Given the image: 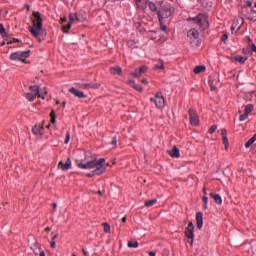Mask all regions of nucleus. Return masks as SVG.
Listing matches in <instances>:
<instances>
[{
  "instance_id": "f257e3e1",
  "label": "nucleus",
  "mask_w": 256,
  "mask_h": 256,
  "mask_svg": "<svg viewBox=\"0 0 256 256\" xmlns=\"http://www.w3.org/2000/svg\"><path fill=\"white\" fill-rule=\"evenodd\" d=\"M79 169H94L92 172L86 174L87 177H95V175H103L107 171L105 166V158H100L91 155L89 152L85 153V158L78 163Z\"/></svg>"
},
{
  "instance_id": "f03ea898",
  "label": "nucleus",
  "mask_w": 256,
  "mask_h": 256,
  "mask_svg": "<svg viewBox=\"0 0 256 256\" xmlns=\"http://www.w3.org/2000/svg\"><path fill=\"white\" fill-rule=\"evenodd\" d=\"M32 26L29 27L30 33L38 39V41L42 42L45 37H47V31L43 29V18L41 17V12H33L32 13Z\"/></svg>"
},
{
  "instance_id": "7ed1b4c3",
  "label": "nucleus",
  "mask_w": 256,
  "mask_h": 256,
  "mask_svg": "<svg viewBox=\"0 0 256 256\" xmlns=\"http://www.w3.org/2000/svg\"><path fill=\"white\" fill-rule=\"evenodd\" d=\"M160 5L159 11L157 12L159 21H165V19H169L175 13V8L170 4L160 3Z\"/></svg>"
},
{
  "instance_id": "20e7f679",
  "label": "nucleus",
  "mask_w": 256,
  "mask_h": 256,
  "mask_svg": "<svg viewBox=\"0 0 256 256\" xmlns=\"http://www.w3.org/2000/svg\"><path fill=\"white\" fill-rule=\"evenodd\" d=\"M188 21H193L196 25L205 31V29H209V21H207V16L204 14H198L194 18H188Z\"/></svg>"
},
{
  "instance_id": "39448f33",
  "label": "nucleus",
  "mask_w": 256,
  "mask_h": 256,
  "mask_svg": "<svg viewBox=\"0 0 256 256\" xmlns=\"http://www.w3.org/2000/svg\"><path fill=\"white\" fill-rule=\"evenodd\" d=\"M31 55V50L26 51H18L14 52L10 55L9 59L10 61H21V63H25V59H29V56Z\"/></svg>"
},
{
  "instance_id": "423d86ee",
  "label": "nucleus",
  "mask_w": 256,
  "mask_h": 256,
  "mask_svg": "<svg viewBox=\"0 0 256 256\" xmlns=\"http://www.w3.org/2000/svg\"><path fill=\"white\" fill-rule=\"evenodd\" d=\"M185 235L187 238V243L193 246V241H195V225L193 222H189L187 228L185 229Z\"/></svg>"
},
{
  "instance_id": "0eeeda50",
  "label": "nucleus",
  "mask_w": 256,
  "mask_h": 256,
  "mask_svg": "<svg viewBox=\"0 0 256 256\" xmlns=\"http://www.w3.org/2000/svg\"><path fill=\"white\" fill-rule=\"evenodd\" d=\"M152 103H155L158 109H163L165 107V97L163 96V92H157L155 98H150Z\"/></svg>"
},
{
  "instance_id": "6e6552de",
  "label": "nucleus",
  "mask_w": 256,
  "mask_h": 256,
  "mask_svg": "<svg viewBox=\"0 0 256 256\" xmlns=\"http://www.w3.org/2000/svg\"><path fill=\"white\" fill-rule=\"evenodd\" d=\"M75 21H87V18L86 17H79L77 16V14L75 13H71L69 14V22L68 24L65 26V33H69V29H71V25H73V23H75Z\"/></svg>"
},
{
  "instance_id": "1a4fd4ad",
  "label": "nucleus",
  "mask_w": 256,
  "mask_h": 256,
  "mask_svg": "<svg viewBox=\"0 0 256 256\" xmlns=\"http://www.w3.org/2000/svg\"><path fill=\"white\" fill-rule=\"evenodd\" d=\"M189 117H190V125H193L194 127H199V115L197 114V111H195L193 108H190L188 110Z\"/></svg>"
},
{
  "instance_id": "9d476101",
  "label": "nucleus",
  "mask_w": 256,
  "mask_h": 256,
  "mask_svg": "<svg viewBox=\"0 0 256 256\" xmlns=\"http://www.w3.org/2000/svg\"><path fill=\"white\" fill-rule=\"evenodd\" d=\"M187 35L189 39H191V41H196V47H199V45H201V39H199V32L197 31V29H190Z\"/></svg>"
},
{
  "instance_id": "9b49d317",
  "label": "nucleus",
  "mask_w": 256,
  "mask_h": 256,
  "mask_svg": "<svg viewBox=\"0 0 256 256\" xmlns=\"http://www.w3.org/2000/svg\"><path fill=\"white\" fill-rule=\"evenodd\" d=\"M147 66L143 65L140 68H136L134 72H131L130 75L136 79L142 77L144 73H147Z\"/></svg>"
},
{
  "instance_id": "f8f14e48",
  "label": "nucleus",
  "mask_w": 256,
  "mask_h": 256,
  "mask_svg": "<svg viewBox=\"0 0 256 256\" xmlns=\"http://www.w3.org/2000/svg\"><path fill=\"white\" fill-rule=\"evenodd\" d=\"M168 155L172 157V159H179L181 157V152L177 146H173L172 150L167 151Z\"/></svg>"
},
{
  "instance_id": "ddd939ff",
  "label": "nucleus",
  "mask_w": 256,
  "mask_h": 256,
  "mask_svg": "<svg viewBox=\"0 0 256 256\" xmlns=\"http://www.w3.org/2000/svg\"><path fill=\"white\" fill-rule=\"evenodd\" d=\"M69 92L75 97H78V99H85L87 97L83 91L77 90L75 87L70 88Z\"/></svg>"
},
{
  "instance_id": "4468645a",
  "label": "nucleus",
  "mask_w": 256,
  "mask_h": 256,
  "mask_svg": "<svg viewBox=\"0 0 256 256\" xmlns=\"http://www.w3.org/2000/svg\"><path fill=\"white\" fill-rule=\"evenodd\" d=\"M221 137L223 141V145L225 146V150L229 149V138H227V129L223 128L221 130Z\"/></svg>"
},
{
  "instance_id": "2eb2a0df",
  "label": "nucleus",
  "mask_w": 256,
  "mask_h": 256,
  "mask_svg": "<svg viewBox=\"0 0 256 256\" xmlns=\"http://www.w3.org/2000/svg\"><path fill=\"white\" fill-rule=\"evenodd\" d=\"M196 226L197 229H203V212L196 213Z\"/></svg>"
},
{
  "instance_id": "dca6fc26",
  "label": "nucleus",
  "mask_w": 256,
  "mask_h": 256,
  "mask_svg": "<svg viewBox=\"0 0 256 256\" xmlns=\"http://www.w3.org/2000/svg\"><path fill=\"white\" fill-rule=\"evenodd\" d=\"M29 89H30L31 93H32L33 95L37 96L39 99H41V98H42V99H45V97H43V96L41 95V92H40V90H39V85L30 86Z\"/></svg>"
},
{
  "instance_id": "f3484780",
  "label": "nucleus",
  "mask_w": 256,
  "mask_h": 256,
  "mask_svg": "<svg viewBox=\"0 0 256 256\" xmlns=\"http://www.w3.org/2000/svg\"><path fill=\"white\" fill-rule=\"evenodd\" d=\"M135 3L138 9L145 11V9H147V3H149V0H135Z\"/></svg>"
},
{
  "instance_id": "a211bd4d",
  "label": "nucleus",
  "mask_w": 256,
  "mask_h": 256,
  "mask_svg": "<svg viewBox=\"0 0 256 256\" xmlns=\"http://www.w3.org/2000/svg\"><path fill=\"white\" fill-rule=\"evenodd\" d=\"M246 19H248L249 21H256V11L253 9H250L246 15H245Z\"/></svg>"
},
{
  "instance_id": "6ab92c4d",
  "label": "nucleus",
  "mask_w": 256,
  "mask_h": 256,
  "mask_svg": "<svg viewBox=\"0 0 256 256\" xmlns=\"http://www.w3.org/2000/svg\"><path fill=\"white\" fill-rule=\"evenodd\" d=\"M211 199L215 201L217 205H221L223 203V199L221 198V195L215 194V193H210Z\"/></svg>"
},
{
  "instance_id": "aec40b11",
  "label": "nucleus",
  "mask_w": 256,
  "mask_h": 256,
  "mask_svg": "<svg viewBox=\"0 0 256 256\" xmlns=\"http://www.w3.org/2000/svg\"><path fill=\"white\" fill-rule=\"evenodd\" d=\"M127 83L128 85H131L133 89H135L136 91H139V93L143 91V87L135 83V80H128Z\"/></svg>"
},
{
  "instance_id": "412c9836",
  "label": "nucleus",
  "mask_w": 256,
  "mask_h": 256,
  "mask_svg": "<svg viewBox=\"0 0 256 256\" xmlns=\"http://www.w3.org/2000/svg\"><path fill=\"white\" fill-rule=\"evenodd\" d=\"M110 73L112 75H121L123 73V69H121L120 66L111 67Z\"/></svg>"
},
{
  "instance_id": "4be33fe9",
  "label": "nucleus",
  "mask_w": 256,
  "mask_h": 256,
  "mask_svg": "<svg viewBox=\"0 0 256 256\" xmlns=\"http://www.w3.org/2000/svg\"><path fill=\"white\" fill-rule=\"evenodd\" d=\"M0 35L5 39V41H9V34L5 31V27L2 23H0Z\"/></svg>"
},
{
  "instance_id": "5701e85b",
  "label": "nucleus",
  "mask_w": 256,
  "mask_h": 256,
  "mask_svg": "<svg viewBox=\"0 0 256 256\" xmlns=\"http://www.w3.org/2000/svg\"><path fill=\"white\" fill-rule=\"evenodd\" d=\"M202 7H204V9H211V7L213 6V2L209 1V0H198Z\"/></svg>"
},
{
  "instance_id": "b1692460",
  "label": "nucleus",
  "mask_w": 256,
  "mask_h": 256,
  "mask_svg": "<svg viewBox=\"0 0 256 256\" xmlns=\"http://www.w3.org/2000/svg\"><path fill=\"white\" fill-rule=\"evenodd\" d=\"M32 132L34 133V135H43V126H34L32 128Z\"/></svg>"
},
{
  "instance_id": "393cba45",
  "label": "nucleus",
  "mask_w": 256,
  "mask_h": 256,
  "mask_svg": "<svg viewBox=\"0 0 256 256\" xmlns=\"http://www.w3.org/2000/svg\"><path fill=\"white\" fill-rule=\"evenodd\" d=\"M207 68L203 65H198L194 68L193 73H195V75H199V73H203V71H205Z\"/></svg>"
},
{
  "instance_id": "a878e982",
  "label": "nucleus",
  "mask_w": 256,
  "mask_h": 256,
  "mask_svg": "<svg viewBox=\"0 0 256 256\" xmlns=\"http://www.w3.org/2000/svg\"><path fill=\"white\" fill-rule=\"evenodd\" d=\"M243 23H245V20H240L239 26L232 24L231 32L234 33L235 29H236V31H239V29H241V27H243Z\"/></svg>"
},
{
  "instance_id": "bb28decb",
  "label": "nucleus",
  "mask_w": 256,
  "mask_h": 256,
  "mask_svg": "<svg viewBox=\"0 0 256 256\" xmlns=\"http://www.w3.org/2000/svg\"><path fill=\"white\" fill-rule=\"evenodd\" d=\"M255 141H256V134H254L253 137L250 138V139L245 143L246 149H249V147H250L251 145H253V143H255Z\"/></svg>"
},
{
  "instance_id": "cd10ccee",
  "label": "nucleus",
  "mask_w": 256,
  "mask_h": 256,
  "mask_svg": "<svg viewBox=\"0 0 256 256\" xmlns=\"http://www.w3.org/2000/svg\"><path fill=\"white\" fill-rule=\"evenodd\" d=\"M137 41L135 40H128L127 45L130 49H137Z\"/></svg>"
},
{
  "instance_id": "c85d7f7f",
  "label": "nucleus",
  "mask_w": 256,
  "mask_h": 256,
  "mask_svg": "<svg viewBox=\"0 0 256 256\" xmlns=\"http://www.w3.org/2000/svg\"><path fill=\"white\" fill-rule=\"evenodd\" d=\"M50 123H52V125H55L56 123V119H57V115L55 114V110H52L50 113Z\"/></svg>"
},
{
  "instance_id": "c756f323",
  "label": "nucleus",
  "mask_w": 256,
  "mask_h": 256,
  "mask_svg": "<svg viewBox=\"0 0 256 256\" xmlns=\"http://www.w3.org/2000/svg\"><path fill=\"white\" fill-rule=\"evenodd\" d=\"M234 61H237L238 63H241V65H243L247 61V58L243 56H236L234 57Z\"/></svg>"
},
{
  "instance_id": "7c9ffc66",
  "label": "nucleus",
  "mask_w": 256,
  "mask_h": 256,
  "mask_svg": "<svg viewBox=\"0 0 256 256\" xmlns=\"http://www.w3.org/2000/svg\"><path fill=\"white\" fill-rule=\"evenodd\" d=\"M128 247L130 249H137V247H139V242L135 241H128Z\"/></svg>"
},
{
  "instance_id": "2f4dec72",
  "label": "nucleus",
  "mask_w": 256,
  "mask_h": 256,
  "mask_svg": "<svg viewBox=\"0 0 256 256\" xmlns=\"http://www.w3.org/2000/svg\"><path fill=\"white\" fill-rule=\"evenodd\" d=\"M213 77L209 76L208 77V85L210 86L211 91H215L217 88L213 85Z\"/></svg>"
},
{
  "instance_id": "473e14b6",
  "label": "nucleus",
  "mask_w": 256,
  "mask_h": 256,
  "mask_svg": "<svg viewBox=\"0 0 256 256\" xmlns=\"http://www.w3.org/2000/svg\"><path fill=\"white\" fill-rule=\"evenodd\" d=\"M25 97H26V99H27L28 101H30V103L33 102V101H35V94H33V93H26V94H25Z\"/></svg>"
},
{
  "instance_id": "72a5a7b5",
  "label": "nucleus",
  "mask_w": 256,
  "mask_h": 256,
  "mask_svg": "<svg viewBox=\"0 0 256 256\" xmlns=\"http://www.w3.org/2000/svg\"><path fill=\"white\" fill-rule=\"evenodd\" d=\"M157 203V199L148 200L145 202V207H153Z\"/></svg>"
},
{
  "instance_id": "f704fd0d",
  "label": "nucleus",
  "mask_w": 256,
  "mask_h": 256,
  "mask_svg": "<svg viewBox=\"0 0 256 256\" xmlns=\"http://www.w3.org/2000/svg\"><path fill=\"white\" fill-rule=\"evenodd\" d=\"M99 87H101V83H95V82L89 83V89H99Z\"/></svg>"
},
{
  "instance_id": "c9c22d12",
  "label": "nucleus",
  "mask_w": 256,
  "mask_h": 256,
  "mask_svg": "<svg viewBox=\"0 0 256 256\" xmlns=\"http://www.w3.org/2000/svg\"><path fill=\"white\" fill-rule=\"evenodd\" d=\"M104 227V233H109V231H111V225L107 222H104L103 224Z\"/></svg>"
},
{
  "instance_id": "e433bc0d",
  "label": "nucleus",
  "mask_w": 256,
  "mask_h": 256,
  "mask_svg": "<svg viewBox=\"0 0 256 256\" xmlns=\"http://www.w3.org/2000/svg\"><path fill=\"white\" fill-rule=\"evenodd\" d=\"M253 112V104H248L245 107V113H247L249 115V113Z\"/></svg>"
},
{
  "instance_id": "4c0bfd02",
  "label": "nucleus",
  "mask_w": 256,
  "mask_h": 256,
  "mask_svg": "<svg viewBox=\"0 0 256 256\" xmlns=\"http://www.w3.org/2000/svg\"><path fill=\"white\" fill-rule=\"evenodd\" d=\"M8 41L7 44L8 45H13V43H21V40L17 39V38H13L12 40H9V36H8Z\"/></svg>"
},
{
  "instance_id": "58836bf2",
  "label": "nucleus",
  "mask_w": 256,
  "mask_h": 256,
  "mask_svg": "<svg viewBox=\"0 0 256 256\" xmlns=\"http://www.w3.org/2000/svg\"><path fill=\"white\" fill-rule=\"evenodd\" d=\"M222 37H221V41L223 43H227V39H229V34H227V32H222Z\"/></svg>"
},
{
  "instance_id": "ea45409f",
  "label": "nucleus",
  "mask_w": 256,
  "mask_h": 256,
  "mask_svg": "<svg viewBox=\"0 0 256 256\" xmlns=\"http://www.w3.org/2000/svg\"><path fill=\"white\" fill-rule=\"evenodd\" d=\"M160 65H155L154 69H165V63L163 62V60H159Z\"/></svg>"
},
{
  "instance_id": "a19ab883",
  "label": "nucleus",
  "mask_w": 256,
  "mask_h": 256,
  "mask_svg": "<svg viewBox=\"0 0 256 256\" xmlns=\"http://www.w3.org/2000/svg\"><path fill=\"white\" fill-rule=\"evenodd\" d=\"M149 9L155 13V11H157V5L153 2L149 3Z\"/></svg>"
},
{
  "instance_id": "79ce46f5",
  "label": "nucleus",
  "mask_w": 256,
  "mask_h": 256,
  "mask_svg": "<svg viewBox=\"0 0 256 256\" xmlns=\"http://www.w3.org/2000/svg\"><path fill=\"white\" fill-rule=\"evenodd\" d=\"M202 201H203V203H204L203 209L207 210V203H208V201H209V198H208L207 196H203V197H202Z\"/></svg>"
},
{
  "instance_id": "37998d69",
  "label": "nucleus",
  "mask_w": 256,
  "mask_h": 256,
  "mask_svg": "<svg viewBox=\"0 0 256 256\" xmlns=\"http://www.w3.org/2000/svg\"><path fill=\"white\" fill-rule=\"evenodd\" d=\"M241 21H245V19H243V17H240L238 19H235L232 23V25H236V27H239V23H241Z\"/></svg>"
},
{
  "instance_id": "c03bdc74",
  "label": "nucleus",
  "mask_w": 256,
  "mask_h": 256,
  "mask_svg": "<svg viewBox=\"0 0 256 256\" xmlns=\"http://www.w3.org/2000/svg\"><path fill=\"white\" fill-rule=\"evenodd\" d=\"M71 169V158H67L65 162V170Z\"/></svg>"
},
{
  "instance_id": "a18cd8bd",
  "label": "nucleus",
  "mask_w": 256,
  "mask_h": 256,
  "mask_svg": "<svg viewBox=\"0 0 256 256\" xmlns=\"http://www.w3.org/2000/svg\"><path fill=\"white\" fill-rule=\"evenodd\" d=\"M239 119L240 121H245L249 119V114H247V112H244V114L240 115Z\"/></svg>"
},
{
  "instance_id": "49530a36",
  "label": "nucleus",
  "mask_w": 256,
  "mask_h": 256,
  "mask_svg": "<svg viewBox=\"0 0 256 256\" xmlns=\"http://www.w3.org/2000/svg\"><path fill=\"white\" fill-rule=\"evenodd\" d=\"M217 131V125H212L209 130L208 133H210V135H213V133Z\"/></svg>"
},
{
  "instance_id": "de8ad7c7",
  "label": "nucleus",
  "mask_w": 256,
  "mask_h": 256,
  "mask_svg": "<svg viewBox=\"0 0 256 256\" xmlns=\"http://www.w3.org/2000/svg\"><path fill=\"white\" fill-rule=\"evenodd\" d=\"M58 169H62V171H65V162H63V160L59 162Z\"/></svg>"
},
{
  "instance_id": "09e8293b",
  "label": "nucleus",
  "mask_w": 256,
  "mask_h": 256,
  "mask_svg": "<svg viewBox=\"0 0 256 256\" xmlns=\"http://www.w3.org/2000/svg\"><path fill=\"white\" fill-rule=\"evenodd\" d=\"M111 145H113L114 148H117V136L113 137Z\"/></svg>"
},
{
  "instance_id": "8fccbe9b",
  "label": "nucleus",
  "mask_w": 256,
  "mask_h": 256,
  "mask_svg": "<svg viewBox=\"0 0 256 256\" xmlns=\"http://www.w3.org/2000/svg\"><path fill=\"white\" fill-rule=\"evenodd\" d=\"M160 23V28L162 31H167V26L165 24H163V21H159Z\"/></svg>"
},
{
  "instance_id": "3c124183",
  "label": "nucleus",
  "mask_w": 256,
  "mask_h": 256,
  "mask_svg": "<svg viewBox=\"0 0 256 256\" xmlns=\"http://www.w3.org/2000/svg\"><path fill=\"white\" fill-rule=\"evenodd\" d=\"M69 141H71V134L68 132L66 134L65 143L67 144V143H69Z\"/></svg>"
},
{
  "instance_id": "603ef678",
  "label": "nucleus",
  "mask_w": 256,
  "mask_h": 256,
  "mask_svg": "<svg viewBox=\"0 0 256 256\" xmlns=\"http://www.w3.org/2000/svg\"><path fill=\"white\" fill-rule=\"evenodd\" d=\"M245 3L248 5V7H253V2L246 0Z\"/></svg>"
},
{
  "instance_id": "864d4df0",
  "label": "nucleus",
  "mask_w": 256,
  "mask_h": 256,
  "mask_svg": "<svg viewBox=\"0 0 256 256\" xmlns=\"http://www.w3.org/2000/svg\"><path fill=\"white\" fill-rule=\"evenodd\" d=\"M243 53H244L245 55H247V53H251V51L249 50V48H244V49H243Z\"/></svg>"
},
{
  "instance_id": "5fc2aeb1",
  "label": "nucleus",
  "mask_w": 256,
  "mask_h": 256,
  "mask_svg": "<svg viewBox=\"0 0 256 256\" xmlns=\"http://www.w3.org/2000/svg\"><path fill=\"white\" fill-rule=\"evenodd\" d=\"M24 7L27 9V11H31V6H29V4H25Z\"/></svg>"
},
{
  "instance_id": "6e6d98bb",
  "label": "nucleus",
  "mask_w": 256,
  "mask_h": 256,
  "mask_svg": "<svg viewBox=\"0 0 256 256\" xmlns=\"http://www.w3.org/2000/svg\"><path fill=\"white\" fill-rule=\"evenodd\" d=\"M142 83H143L144 85H149V81H147V79H143V80H142Z\"/></svg>"
},
{
  "instance_id": "4d7b16f0",
  "label": "nucleus",
  "mask_w": 256,
  "mask_h": 256,
  "mask_svg": "<svg viewBox=\"0 0 256 256\" xmlns=\"http://www.w3.org/2000/svg\"><path fill=\"white\" fill-rule=\"evenodd\" d=\"M50 245H51L52 249H55L56 244H55V241H54V240L51 242Z\"/></svg>"
},
{
  "instance_id": "13d9d810",
  "label": "nucleus",
  "mask_w": 256,
  "mask_h": 256,
  "mask_svg": "<svg viewBox=\"0 0 256 256\" xmlns=\"http://www.w3.org/2000/svg\"><path fill=\"white\" fill-rule=\"evenodd\" d=\"M84 89H89V83L83 84Z\"/></svg>"
},
{
  "instance_id": "bf43d9fd",
  "label": "nucleus",
  "mask_w": 256,
  "mask_h": 256,
  "mask_svg": "<svg viewBox=\"0 0 256 256\" xmlns=\"http://www.w3.org/2000/svg\"><path fill=\"white\" fill-rule=\"evenodd\" d=\"M122 223H127V216H124V217L122 218Z\"/></svg>"
},
{
  "instance_id": "052dcab7",
  "label": "nucleus",
  "mask_w": 256,
  "mask_h": 256,
  "mask_svg": "<svg viewBox=\"0 0 256 256\" xmlns=\"http://www.w3.org/2000/svg\"><path fill=\"white\" fill-rule=\"evenodd\" d=\"M103 193H105V191H101V190L98 191V195H100L101 197H103Z\"/></svg>"
},
{
  "instance_id": "680f3d73",
  "label": "nucleus",
  "mask_w": 256,
  "mask_h": 256,
  "mask_svg": "<svg viewBox=\"0 0 256 256\" xmlns=\"http://www.w3.org/2000/svg\"><path fill=\"white\" fill-rule=\"evenodd\" d=\"M60 23H61V25H63V23H65V17H62L61 19H60Z\"/></svg>"
},
{
  "instance_id": "e2e57ef3",
  "label": "nucleus",
  "mask_w": 256,
  "mask_h": 256,
  "mask_svg": "<svg viewBox=\"0 0 256 256\" xmlns=\"http://www.w3.org/2000/svg\"><path fill=\"white\" fill-rule=\"evenodd\" d=\"M45 231H46V233H49V231H51V227H46Z\"/></svg>"
},
{
  "instance_id": "0e129e2a",
  "label": "nucleus",
  "mask_w": 256,
  "mask_h": 256,
  "mask_svg": "<svg viewBox=\"0 0 256 256\" xmlns=\"http://www.w3.org/2000/svg\"><path fill=\"white\" fill-rule=\"evenodd\" d=\"M61 31H63V33H65V25H62Z\"/></svg>"
},
{
  "instance_id": "69168bd1",
  "label": "nucleus",
  "mask_w": 256,
  "mask_h": 256,
  "mask_svg": "<svg viewBox=\"0 0 256 256\" xmlns=\"http://www.w3.org/2000/svg\"><path fill=\"white\" fill-rule=\"evenodd\" d=\"M83 253L85 256L89 255V253H87V250L83 249Z\"/></svg>"
},
{
  "instance_id": "338daca9",
  "label": "nucleus",
  "mask_w": 256,
  "mask_h": 256,
  "mask_svg": "<svg viewBox=\"0 0 256 256\" xmlns=\"http://www.w3.org/2000/svg\"><path fill=\"white\" fill-rule=\"evenodd\" d=\"M149 255L150 256H155L156 254H155V252H150Z\"/></svg>"
},
{
  "instance_id": "774afa93",
  "label": "nucleus",
  "mask_w": 256,
  "mask_h": 256,
  "mask_svg": "<svg viewBox=\"0 0 256 256\" xmlns=\"http://www.w3.org/2000/svg\"><path fill=\"white\" fill-rule=\"evenodd\" d=\"M40 256H45V251L40 252Z\"/></svg>"
}]
</instances>
